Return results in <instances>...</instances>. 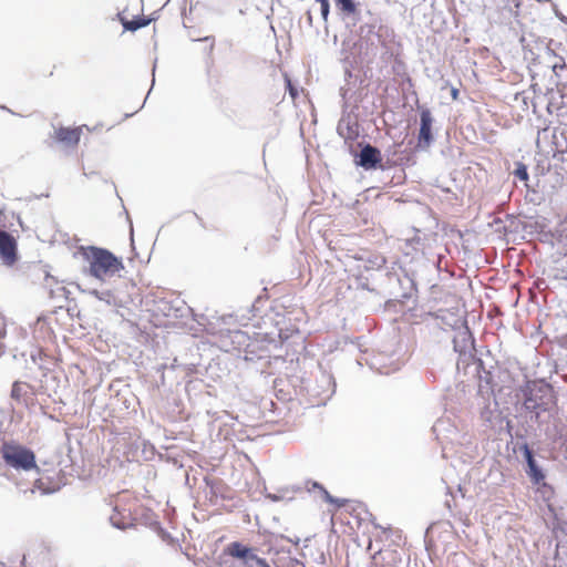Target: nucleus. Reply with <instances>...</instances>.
<instances>
[{"mask_svg":"<svg viewBox=\"0 0 567 567\" xmlns=\"http://www.w3.org/2000/svg\"><path fill=\"white\" fill-rule=\"evenodd\" d=\"M354 520H355V525L359 526L360 525L359 518L354 517Z\"/></svg>","mask_w":567,"mask_h":567,"instance_id":"obj_20","label":"nucleus"},{"mask_svg":"<svg viewBox=\"0 0 567 567\" xmlns=\"http://www.w3.org/2000/svg\"><path fill=\"white\" fill-rule=\"evenodd\" d=\"M520 450L523 451L524 457L527 463V470L526 473L529 476L533 484L538 485L545 480V474L543 473L542 468L537 465L533 451L529 449L527 443H524L520 446Z\"/></svg>","mask_w":567,"mask_h":567,"instance_id":"obj_7","label":"nucleus"},{"mask_svg":"<svg viewBox=\"0 0 567 567\" xmlns=\"http://www.w3.org/2000/svg\"><path fill=\"white\" fill-rule=\"evenodd\" d=\"M381 152L377 147L367 144L360 152L358 164L365 169H371L375 168L381 163Z\"/></svg>","mask_w":567,"mask_h":567,"instance_id":"obj_8","label":"nucleus"},{"mask_svg":"<svg viewBox=\"0 0 567 567\" xmlns=\"http://www.w3.org/2000/svg\"><path fill=\"white\" fill-rule=\"evenodd\" d=\"M91 293L96 296V297H99V291L97 290H93Z\"/></svg>","mask_w":567,"mask_h":567,"instance_id":"obj_19","label":"nucleus"},{"mask_svg":"<svg viewBox=\"0 0 567 567\" xmlns=\"http://www.w3.org/2000/svg\"><path fill=\"white\" fill-rule=\"evenodd\" d=\"M419 145L427 147L432 140V115L429 110H423L420 116Z\"/></svg>","mask_w":567,"mask_h":567,"instance_id":"obj_9","label":"nucleus"},{"mask_svg":"<svg viewBox=\"0 0 567 567\" xmlns=\"http://www.w3.org/2000/svg\"><path fill=\"white\" fill-rule=\"evenodd\" d=\"M321 4V14L324 20H327L329 14V0H318Z\"/></svg>","mask_w":567,"mask_h":567,"instance_id":"obj_14","label":"nucleus"},{"mask_svg":"<svg viewBox=\"0 0 567 567\" xmlns=\"http://www.w3.org/2000/svg\"><path fill=\"white\" fill-rule=\"evenodd\" d=\"M516 176L520 179L526 181L528 178V174L525 167L516 169Z\"/></svg>","mask_w":567,"mask_h":567,"instance_id":"obj_15","label":"nucleus"},{"mask_svg":"<svg viewBox=\"0 0 567 567\" xmlns=\"http://www.w3.org/2000/svg\"><path fill=\"white\" fill-rule=\"evenodd\" d=\"M373 565L375 567H405L400 553L389 547L379 548L373 555Z\"/></svg>","mask_w":567,"mask_h":567,"instance_id":"obj_5","label":"nucleus"},{"mask_svg":"<svg viewBox=\"0 0 567 567\" xmlns=\"http://www.w3.org/2000/svg\"><path fill=\"white\" fill-rule=\"evenodd\" d=\"M81 255L87 265V274L100 281H106L124 269L122 259L105 248L82 247Z\"/></svg>","mask_w":567,"mask_h":567,"instance_id":"obj_1","label":"nucleus"},{"mask_svg":"<svg viewBox=\"0 0 567 567\" xmlns=\"http://www.w3.org/2000/svg\"><path fill=\"white\" fill-rule=\"evenodd\" d=\"M287 85H288V87H289V90H290V94L292 95V97H295V96H296V94H297V92H296V90L292 87L290 80H287Z\"/></svg>","mask_w":567,"mask_h":567,"instance_id":"obj_17","label":"nucleus"},{"mask_svg":"<svg viewBox=\"0 0 567 567\" xmlns=\"http://www.w3.org/2000/svg\"><path fill=\"white\" fill-rule=\"evenodd\" d=\"M377 528L379 529L377 539H380L381 542L388 540L389 538H392V537L401 539V533L396 528H392L390 526L389 527L377 526Z\"/></svg>","mask_w":567,"mask_h":567,"instance_id":"obj_12","label":"nucleus"},{"mask_svg":"<svg viewBox=\"0 0 567 567\" xmlns=\"http://www.w3.org/2000/svg\"><path fill=\"white\" fill-rule=\"evenodd\" d=\"M225 553L235 558L245 559V558H254L255 557V555H252V553H251V548L243 545L239 542L230 543L226 547Z\"/></svg>","mask_w":567,"mask_h":567,"instance_id":"obj_11","label":"nucleus"},{"mask_svg":"<svg viewBox=\"0 0 567 567\" xmlns=\"http://www.w3.org/2000/svg\"><path fill=\"white\" fill-rule=\"evenodd\" d=\"M458 95H460V91H458V89L453 87V89L451 90V96H452V99H453L454 101H456V100H458Z\"/></svg>","mask_w":567,"mask_h":567,"instance_id":"obj_16","label":"nucleus"},{"mask_svg":"<svg viewBox=\"0 0 567 567\" xmlns=\"http://www.w3.org/2000/svg\"><path fill=\"white\" fill-rule=\"evenodd\" d=\"M312 487L313 488H318L321 493H322V496L324 498L326 502L330 503V504H334L337 505L339 508H343L339 512V514H337L336 516V519L340 520L342 524H346L349 526V530L344 529L343 533H351L354 530V526L351 524V522L349 520V517L352 515L351 511L347 507V503L348 501L346 499H338V498H334L333 496H331L329 494V492L322 486L320 485L319 483L317 482H313L312 483Z\"/></svg>","mask_w":567,"mask_h":567,"instance_id":"obj_3","label":"nucleus"},{"mask_svg":"<svg viewBox=\"0 0 567 567\" xmlns=\"http://www.w3.org/2000/svg\"><path fill=\"white\" fill-rule=\"evenodd\" d=\"M198 221L202 224L203 227H206V225L203 224V220L200 217L197 216Z\"/></svg>","mask_w":567,"mask_h":567,"instance_id":"obj_18","label":"nucleus"},{"mask_svg":"<svg viewBox=\"0 0 567 567\" xmlns=\"http://www.w3.org/2000/svg\"><path fill=\"white\" fill-rule=\"evenodd\" d=\"M82 136V127H58L54 130L52 138L65 147L75 148Z\"/></svg>","mask_w":567,"mask_h":567,"instance_id":"obj_4","label":"nucleus"},{"mask_svg":"<svg viewBox=\"0 0 567 567\" xmlns=\"http://www.w3.org/2000/svg\"><path fill=\"white\" fill-rule=\"evenodd\" d=\"M1 456L6 464L14 470L39 471L34 452L21 444L4 442L1 446Z\"/></svg>","mask_w":567,"mask_h":567,"instance_id":"obj_2","label":"nucleus"},{"mask_svg":"<svg viewBox=\"0 0 567 567\" xmlns=\"http://www.w3.org/2000/svg\"><path fill=\"white\" fill-rule=\"evenodd\" d=\"M117 16H118V20L121 21L123 28L125 30L132 31V32H134L143 27L148 25L152 21L151 18L140 17V16H136L133 19H128L126 16V10L120 12Z\"/></svg>","mask_w":567,"mask_h":567,"instance_id":"obj_10","label":"nucleus"},{"mask_svg":"<svg viewBox=\"0 0 567 567\" xmlns=\"http://www.w3.org/2000/svg\"><path fill=\"white\" fill-rule=\"evenodd\" d=\"M337 4L343 12L348 14H352L355 12V4L352 0H337Z\"/></svg>","mask_w":567,"mask_h":567,"instance_id":"obj_13","label":"nucleus"},{"mask_svg":"<svg viewBox=\"0 0 567 567\" xmlns=\"http://www.w3.org/2000/svg\"><path fill=\"white\" fill-rule=\"evenodd\" d=\"M0 256L8 265L17 260V240L6 230H0Z\"/></svg>","mask_w":567,"mask_h":567,"instance_id":"obj_6","label":"nucleus"}]
</instances>
